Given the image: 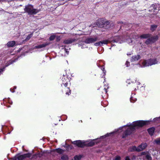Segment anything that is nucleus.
<instances>
[{"mask_svg":"<svg viewBox=\"0 0 160 160\" xmlns=\"http://www.w3.org/2000/svg\"><path fill=\"white\" fill-rule=\"evenodd\" d=\"M151 121V120H139L133 122L132 123H128L126 125L120 128L117 130H115L114 132L107 133L105 135L101 137L100 138L93 139V141L88 142V144H86V146H92L95 144V143H97L100 142V140L101 139L105 138L110 135L115 133H119L122 131V129L124 127L126 129V130L122 135V138H125L128 136L130 135L132 132L135 130L136 128L142 127L145 125H148L149 124V122Z\"/></svg>","mask_w":160,"mask_h":160,"instance_id":"obj_1","label":"nucleus"},{"mask_svg":"<svg viewBox=\"0 0 160 160\" xmlns=\"http://www.w3.org/2000/svg\"><path fill=\"white\" fill-rule=\"evenodd\" d=\"M124 41L121 37L117 36L114 38V39L111 41L113 42H118L121 43ZM109 40H105L94 43V45L96 46H102L103 44H107L109 41Z\"/></svg>","mask_w":160,"mask_h":160,"instance_id":"obj_2","label":"nucleus"},{"mask_svg":"<svg viewBox=\"0 0 160 160\" xmlns=\"http://www.w3.org/2000/svg\"><path fill=\"white\" fill-rule=\"evenodd\" d=\"M158 62L156 58H150L141 61L140 63L138 64V65L140 67L143 68L157 64Z\"/></svg>","mask_w":160,"mask_h":160,"instance_id":"obj_3","label":"nucleus"},{"mask_svg":"<svg viewBox=\"0 0 160 160\" xmlns=\"http://www.w3.org/2000/svg\"><path fill=\"white\" fill-rule=\"evenodd\" d=\"M24 10L25 12L27 13L29 15H34L39 12L38 9L34 8L33 6L30 4L26 5Z\"/></svg>","mask_w":160,"mask_h":160,"instance_id":"obj_4","label":"nucleus"},{"mask_svg":"<svg viewBox=\"0 0 160 160\" xmlns=\"http://www.w3.org/2000/svg\"><path fill=\"white\" fill-rule=\"evenodd\" d=\"M147 144L146 143H142L141 145H139L138 147L135 146H133L130 147L128 149V150L130 152L138 151L139 152L142 151L144 149L147 147Z\"/></svg>","mask_w":160,"mask_h":160,"instance_id":"obj_5","label":"nucleus"},{"mask_svg":"<svg viewBox=\"0 0 160 160\" xmlns=\"http://www.w3.org/2000/svg\"><path fill=\"white\" fill-rule=\"evenodd\" d=\"M157 8H158V11L160 10V4H153L151 6L150 8L151 9H149V11H152L153 12L154 14H156L158 12V11H156L157 10Z\"/></svg>","mask_w":160,"mask_h":160,"instance_id":"obj_6","label":"nucleus"},{"mask_svg":"<svg viewBox=\"0 0 160 160\" xmlns=\"http://www.w3.org/2000/svg\"><path fill=\"white\" fill-rule=\"evenodd\" d=\"M62 83L61 84V86L62 87L63 85L65 88H66L68 82H70L69 78H68L66 75H63L62 77Z\"/></svg>","mask_w":160,"mask_h":160,"instance_id":"obj_7","label":"nucleus"},{"mask_svg":"<svg viewBox=\"0 0 160 160\" xmlns=\"http://www.w3.org/2000/svg\"><path fill=\"white\" fill-rule=\"evenodd\" d=\"M72 143L73 144L76 145L78 147L81 148L84 147L86 145L85 141L80 140L74 141L72 142Z\"/></svg>","mask_w":160,"mask_h":160,"instance_id":"obj_8","label":"nucleus"},{"mask_svg":"<svg viewBox=\"0 0 160 160\" xmlns=\"http://www.w3.org/2000/svg\"><path fill=\"white\" fill-rule=\"evenodd\" d=\"M158 39V37L157 36L152 37L148 39L145 41V43L147 45L152 44L155 42Z\"/></svg>","mask_w":160,"mask_h":160,"instance_id":"obj_9","label":"nucleus"},{"mask_svg":"<svg viewBox=\"0 0 160 160\" xmlns=\"http://www.w3.org/2000/svg\"><path fill=\"white\" fill-rule=\"evenodd\" d=\"M98 40V37L95 36L94 38H87L85 41V42L87 43H92Z\"/></svg>","mask_w":160,"mask_h":160,"instance_id":"obj_10","label":"nucleus"},{"mask_svg":"<svg viewBox=\"0 0 160 160\" xmlns=\"http://www.w3.org/2000/svg\"><path fill=\"white\" fill-rule=\"evenodd\" d=\"M76 40V39L74 38H69L65 39L63 42V43L64 44H69L72 43Z\"/></svg>","mask_w":160,"mask_h":160,"instance_id":"obj_11","label":"nucleus"},{"mask_svg":"<svg viewBox=\"0 0 160 160\" xmlns=\"http://www.w3.org/2000/svg\"><path fill=\"white\" fill-rule=\"evenodd\" d=\"M50 44L49 42H46L42 44L39 45L35 47V48H44Z\"/></svg>","mask_w":160,"mask_h":160,"instance_id":"obj_12","label":"nucleus"},{"mask_svg":"<svg viewBox=\"0 0 160 160\" xmlns=\"http://www.w3.org/2000/svg\"><path fill=\"white\" fill-rule=\"evenodd\" d=\"M141 58V56L139 55L132 56L131 58V61L132 62H134L138 61Z\"/></svg>","mask_w":160,"mask_h":160,"instance_id":"obj_13","label":"nucleus"},{"mask_svg":"<svg viewBox=\"0 0 160 160\" xmlns=\"http://www.w3.org/2000/svg\"><path fill=\"white\" fill-rule=\"evenodd\" d=\"M42 153H36L34 154L31 158V159H33V158H35V159H37L38 157L40 158L42 157Z\"/></svg>","mask_w":160,"mask_h":160,"instance_id":"obj_14","label":"nucleus"},{"mask_svg":"<svg viewBox=\"0 0 160 160\" xmlns=\"http://www.w3.org/2000/svg\"><path fill=\"white\" fill-rule=\"evenodd\" d=\"M155 131V128L154 127L148 129V131L150 135H153Z\"/></svg>","mask_w":160,"mask_h":160,"instance_id":"obj_15","label":"nucleus"},{"mask_svg":"<svg viewBox=\"0 0 160 160\" xmlns=\"http://www.w3.org/2000/svg\"><path fill=\"white\" fill-rule=\"evenodd\" d=\"M15 44V42L14 41H9L7 43V45L8 47H13Z\"/></svg>","mask_w":160,"mask_h":160,"instance_id":"obj_16","label":"nucleus"},{"mask_svg":"<svg viewBox=\"0 0 160 160\" xmlns=\"http://www.w3.org/2000/svg\"><path fill=\"white\" fill-rule=\"evenodd\" d=\"M151 34H143L140 36V37L141 38H149L151 36Z\"/></svg>","mask_w":160,"mask_h":160,"instance_id":"obj_17","label":"nucleus"},{"mask_svg":"<svg viewBox=\"0 0 160 160\" xmlns=\"http://www.w3.org/2000/svg\"><path fill=\"white\" fill-rule=\"evenodd\" d=\"M66 46H61V45H60L59 46V48L61 49H64L65 52L67 54H68L69 53V51L68 50V49H66L65 48Z\"/></svg>","mask_w":160,"mask_h":160,"instance_id":"obj_18","label":"nucleus"},{"mask_svg":"<svg viewBox=\"0 0 160 160\" xmlns=\"http://www.w3.org/2000/svg\"><path fill=\"white\" fill-rule=\"evenodd\" d=\"M101 69L103 71V75L102 76H101L102 78H105V75H106V71L105 70V68L104 66H102L101 67Z\"/></svg>","mask_w":160,"mask_h":160,"instance_id":"obj_19","label":"nucleus"},{"mask_svg":"<svg viewBox=\"0 0 160 160\" xmlns=\"http://www.w3.org/2000/svg\"><path fill=\"white\" fill-rule=\"evenodd\" d=\"M135 95V94L133 95V94L132 93L131 97L130 98V101L132 102H134L137 100V99L133 97V95Z\"/></svg>","mask_w":160,"mask_h":160,"instance_id":"obj_20","label":"nucleus"},{"mask_svg":"<svg viewBox=\"0 0 160 160\" xmlns=\"http://www.w3.org/2000/svg\"><path fill=\"white\" fill-rule=\"evenodd\" d=\"M158 26L156 25H152L151 26L150 29L152 31H155L157 28Z\"/></svg>","mask_w":160,"mask_h":160,"instance_id":"obj_21","label":"nucleus"},{"mask_svg":"<svg viewBox=\"0 0 160 160\" xmlns=\"http://www.w3.org/2000/svg\"><path fill=\"white\" fill-rule=\"evenodd\" d=\"M18 160H23L25 159V157L23 154L19 155L17 157Z\"/></svg>","mask_w":160,"mask_h":160,"instance_id":"obj_22","label":"nucleus"},{"mask_svg":"<svg viewBox=\"0 0 160 160\" xmlns=\"http://www.w3.org/2000/svg\"><path fill=\"white\" fill-rule=\"evenodd\" d=\"M17 60V59L15 60H11L9 61L7 63V64L6 66L5 67H8V66L10 65V64H12L13 62H15L16 60Z\"/></svg>","mask_w":160,"mask_h":160,"instance_id":"obj_23","label":"nucleus"},{"mask_svg":"<svg viewBox=\"0 0 160 160\" xmlns=\"http://www.w3.org/2000/svg\"><path fill=\"white\" fill-rule=\"evenodd\" d=\"M105 87L104 88V89L103 90V91H102V93H104L105 94H106L107 95V89L108 88V86H105Z\"/></svg>","mask_w":160,"mask_h":160,"instance_id":"obj_24","label":"nucleus"},{"mask_svg":"<svg viewBox=\"0 0 160 160\" xmlns=\"http://www.w3.org/2000/svg\"><path fill=\"white\" fill-rule=\"evenodd\" d=\"M55 151L57 152L60 154H62L63 152V150L62 149L60 148L56 149Z\"/></svg>","mask_w":160,"mask_h":160,"instance_id":"obj_25","label":"nucleus"},{"mask_svg":"<svg viewBox=\"0 0 160 160\" xmlns=\"http://www.w3.org/2000/svg\"><path fill=\"white\" fill-rule=\"evenodd\" d=\"M102 23L101 25H98V24H97L98 26L99 27H104V25L106 24H109V22L108 21L106 22H102Z\"/></svg>","mask_w":160,"mask_h":160,"instance_id":"obj_26","label":"nucleus"},{"mask_svg":"<svg viewBox=\"0 0 160 160\" xmlns=\"http://www.w3.org/2000/svg\"><path fill=\"white\" fill-rule=\"evenodd\" d=\"M82 158L81 155H76L74 157V160H80Z\"/></svg>","mask_w":160,"mask_h":160,"instance_id":"obj_27","label":"nucleus"},{"mask_svg":"<svg viewBox=\"0 0 160 160\" xmlns=\"http://www.w3.org/2000/svg\"><path fill=\"white\" fill-rule=\"evenodd\" d=\"M33 34V32L31 33L30 34H29L26 38L25 41H28L30 39V38L32 36Z\"/></svg>","mask_w":160,"mask_h":160,"instance_id":"obj_28","label":"nucleus"},{"mask_svg":"<svg viewBox=\"0 0 160 160\" xmlns=\"http://www.w3.org/2000/svg\"><path fill=\"white\" fill-rule=\"evenodd\" d=\"M126 41L129 44H130L132 42V40L131 38H128L126 39Z\"/></svg>","mask_w":160,"mask_h":160,"instance_id":"obj_29","label":"nucleus"},{"mask_svg":"<svg viewBox=\"0 0 160 160\" xmlns=\"http://www.w3.org/2000/svg\"><path fill=\"white\" fill-rule=\"evenodd\" d=\"M23 155L24 156V157H25V158H30L31 157L32 155V154L31 153H27L23 154Z\"/></svg>","mask_w":160,"mask_h":160,"instance_id":"obj_30","label":"nucleus"},{"mask_svg":"<svg viewBox=\"0 0 160 160\" xmlns=\"http://www.w3.org/2000/svg\"><path fill=\"white\" fill-rule=\"evenodd\" d=\"M4 101L6 102H8V103L12 104V102L10 98H8V99H4Z\"/></svg>","mask_w":160,"mask_h":160,"instance_id":"obj_31","label":"nucleus"},{"mask_svg":"<svg viewBox=\"0 0 160 160\" xmlns=\"http://www.w3.org/2000/svg\"><path fill=\"white\" fill-rule=\"evenodd\" d=\"M61 159L62 160H68V158L67 156L64 155L61 157Z\"/></svg>","mask_w":160,"mask_h":160,"instance_id":"obj_32","label":"nucleus"},{"mask_svg":"<svg viewBox=\"0 0 160 160\" xmlns=\"http://www.w3.org/2000/svg\"><path fill=\"white\" fill-rule=\"evenodd\" d=\"M146 158L148 160H152V158L151 156L148 154L146 155Z\"/></svg>","mask_w":160,"mask_h":160,"instance_id":"obj_33","label":"nucleus"},{"mask_svg":"<svg viewBox=\"0 0 160 160\" xmlns=\"http://www.w3.org/2000/svg\"><path fill=\"white\" fill-rule=\"evenodd\" d=\"M160 120V116L158 117H156V118H154L152 121L153 122H156L157 121H158Z\"/></svg>","mask_w":160,"mask_h":160,"instance_id":"obj_34","label":"nucleus"},{"mask_svg":"<svg viewBox=\"0 0 160 160\" xmlns=\"http://www.w3.org/2000/svg\"><path fill=\"white\" fill-rule=\"evenodd\" d=\"M67 92L66 93V94L69 95L70 94H71V90L69 89V88H67Z\"/></svg>","mask_w":160,"mask_h":160,"instance_id":"obj_35","label":"nucleus"},{"mask_svg":"<svg viewBox=\"0 0 160 160\" xmlns=\"http://www.w3.org/2000/svg\"><path fill=\"white\" fill-rule=\"evenodd\" d=\"M55 36L52 35L49 38V39L50 41L53 40L55 38Z\"/></svg>","mask_w":160,"mask_h":160,"instance_id":"obj_36","label":"nucleus"},{"mask_svg":"<svg viewBox=\"0 0 160 160\" xmlns=\"http://www.w3.org/2000/svg\"><path fill=\"white\" fill-rule=\"evenodd\" d=\"M155 142L157 144H160V139L159 138L156 140Z\"/></svg>","mask_w":160,"mask_h":160,"instance_id":"obj_37","label":"nucleus"},{"mask_svg":"<svg viewBox=\"0 0 160 160\" xmlns=\"http://www.w3.org/2000/svg\"><path fill=\"white\" fill-rule=\"evenodd\" d=\"M113 160H121V157L119 156H117Z\"/></svg>","mask_w":160,"mask_h":160,"instance_id":"obj_38","label":"nucleus"},{"mask_svg":"<svg viewBox=\"0 0 160 160\" xmlns=\"http://www.w3.org/2000/svg\"><path fill=\"white\" fill-rule=\"evenodd\" d=\"M100 62H102V61L101 60L98 61L97 63V64L98 67H100V65L99 64V63Z\"/></svg>","mask_w":160,"mask_h":160,"instance_id":"obj_39","label":"nucleus"},{"mask_svg":"<svg viewBox=\"0 0 160 160\" xmlns=\"http://www.w3.org/2000/svg\"><path fill=\"white\" fill-rule=\"evenodd\" d=\"M5 68L0 69V75L2 74V72L4 70Z\"/></svg>","mask_w":160,"mask_h":160,"instance_id":"obj_40","label":"nucleus"},{"mask_svg":"<svg viewBox=\"0 0 160 160\" xmlns=\"http://www.w3.org/2000/svg\"><path fill=\"white\" fill-rule=\"evenodd\" d=\"M125 65L127 67H128L130 65L129 62L127 61L125 63Z\"/></svg>","mask_w":160,"mask_h":160,"instance_id":"obj_41","label":"nucleus"},{"mask_svg":"<svg viewBox=\"0 0 160 160\" xmlns=\"http://www.w3.org/2000/svg\"><path fill=\"white\" fill-rule=\"evenodd\" d=\"M78 46L79 47H81V48H85L86 47H84V45H81L80 44H79L78 45Z\"/></svg>","mask_w":160,"mask_h":160,"instance_id":"obj_42","label":"nucleus"},{"mask_svg":"<svg viewBox=\"0 0 160 160\" xmlns=\"http://www.w3.org/2000/svg\"><path fill=\"white\" fill-rule=\"evenodd\" d=\"M125 160H131L129 156H127L125 158Z\"/></svg>","mask_w":160,"mask_h":160,"instance_id":"obj_43","label":"nucleus"},{"mask_svg":"<svg viewBox=\"0 0 160 160\" xmlns=\"http://www.w3.org/2000/svg\"><path fill=\"white\" fill-rule=\"evenodd\" d=\"M12 89L11 88L10 89V91H11L12 92H15V91H14V90H13V91H12Z\"/></svg>","mask_w":160,"mask_h":160,"instance_id":"obj_44","label":"nucleus"},{"mask_svg":"<svg viewBox=\"0 0 160 160\" xmlns=\"http://www.w3.org/2000/svg\"><path fill=\"white\" fill-rule=\"evenodd\" d=\"M140 84V82H137V84L138 85H139Z\"/></svg>","mask_w":160,"mask_h":160,"instance_id":"obj_45","label":"nucleus"},{"mask_svg":"<svg viewBox=\"0 0 160 160\" xmlns=\"http://www.w3.org/2000/svg\"><path fill=\"white\" fill-rule=\"evenodd\" d=\"M16 88H17L16 86H14V88H13V89H16Z\"/></svg>","mask_w":160,"mask_h":160,"instance_id":"obj_46","label":"nucleus"},{"mask_svg":"<svg viewBox=\"0 0 160 160\" xmlns=\"http://www.w3.org/2000/svg\"><path fill=\"white\" fill-rule=\"evenodd\" d=\"M4 128V127H2V131L3 130Z\"/></svg>","mask_w":160,"mask_h":160,"instance_id":"obj_47","label":"nucleus"},{"mask_svg":"<svg viewBox=\"0 0 160 160\" xmlns=\"http://www.w3.org/2000/svg\"><path fill=\"white\" fill-rule=\"evenodd\" d=\"M122 23V22H119L118 23V24H119V23Z\"/></svg>","mask_w":160,"mask_h":160,"instance_id":"obj_48","label":"nucleus"},{"mask_svg":"<svg viewBox=\"0 0 160 160\" xmlns=\"http://www.w3.org/2000/svg\"><path fill=\"white\" fill-rule=\"evenodd\" d=\"M3 0H0V2L3 1Z\"/></svg>","mask_w":160,"mask_h":160,"instance_id":"obj_49","label":"nucleus"},{"mask_svg":"<svg viewBox=\"0 0 160 160\" xmlns=\"http://www.w3.org/2000/svg\"><path fill=\"white\" fill-rule=\"evenodd\" d=\"M135 90H136V88H135L134 90V91H135Z\"/></svg>","mask_w":160,"mask_h":160,"instance_id":"obj_50","label":"nucleus"},{"mask_svg":"<svg viewBox=\"0 0 160 160\" xmlns=\"http://www.w3.org/2000/svg\"><path fill=\"white\" fill-rule=\"evenodd\" d=\"M102 98H103L104 96H103V95H102Z\"/></svg>","mask_w":160,"mask_h":160,"instance_id":"obj_51","label":"nucleus"},{"mask_svg":"<svg viewBox=\"0 0 160 160\" xmlns=\"http://www.w3.org/2000/svg\"><path fill=\"white\" fill-rule=\"evenodd\" d=\"M5 127H6L7 128V126H5Z\"/></svg>","mask_w":160,"mask_h":160,"instance_id":"obj_52","label":"nucleus"},{"mask_svg":"<svg viewBox=\"0 0 160 160\" xmlns=\"http://www.w3.org/2000/svg\"><path fill=\"white\" fill-rule=\"evenodd\" d=\"M111 48H109V49H111Z\"/></svg>","mask_w":160,"mask_h":160,"instance_id":"obj_53","label":"nucleus"},{"mask_svg":"<svg viewBox=\"0 0 160 160\" xmlns=\"http://www.w3.org/2000/svg\"><path fill=\"white\" fill-rule=\"evenodd\" d=\"M136 82V80L135 81V82Z\"/></svg>","mask_w":160,"mask_h":160,"instance_id":"obj_54","label":"nucleus"}]
</instances>
